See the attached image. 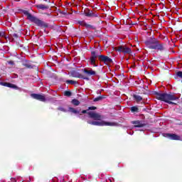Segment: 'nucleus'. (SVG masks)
I'll list each match as a JSON object with an SVG mask.
<instances>
[{
    "label": "nucleus",
    "mask_w": 182,
    "mask_h": 182,
    "mask_svg": "<svg viewBox=\"0 0 182 182\" xmlns=\"http://www.w3.org/2000/svg\"><path fill=\"white\" fill-rule=\"evenodd\" d=\"M82 113H87L91 119H93L96 121H87L89 124H92L93 126H116L114 122H108L106 121L102 120V116L95 112H89V110H83Z\"/></svg>",
    "instance_id": "f257e3e1"
},
{
    "label": "nucleus",
    "mask_w": 182,
    "mask_h": 182,
    "mask_svg": "<svg viewBox=\"0 0 182 182\" xmlns=\"http://www.w3.org/2000/svg\"><path fill=\"white\" fill-rule=\"evenodd\" d=\"M180 98V95H177V94L173 93H158L156 94V99L158 100H161L162 102H165L166 103H168V105H176L174 100H178Z\"/></svg>",
    "instance_id": "f03ea898"
},
{
    "label": "nucleus",
    "mask_w": 182,
    "mask_h": 182,
    "mask_svg": "<svg viewBox=\"0 0 182 182\" xmlns=\"http://www.w3.org/2000/svg\"><path fill=\"white\" fill-rule=\"evenodd\" d=\"M113 50H115V52H122V53H132V50L126 46L114 47Z\"/></svg>",
    "instance_id": "7ed1b4c3"
},
{
    "label": "nucleus",
    "mask_w": 182,
    "mask_h": 182,
    "mask_svg": "<svg viewBox=\"0 0 182 182\" xmlns=\"http://www.w3.org/2000/svg\"><path fill=\"white\" fill-rule=\"evenodd\" d=\"M25 15L27 16V18H28V19H29V21H31V22H34V23H36L38 26H41L42 25V21H41L38 18H37L36 17L32 16L31 14L26 12Z\"/></svg>",
    "instance_id": "20e7f679"
},
{
    "label": "nucleus",
    "mask_w": 182,
    "mask_h": 182,
    "mask_svg": "<svg viewBox=\"0 0 182 182\" xmlns=\"http://www.w3.org/2000/svg\"><path fill=\"white\" fill-rule=\"evenodd\" d=\"M146 45L147 48H149V49H154L153 48V46H157V40H156L155 38H151L146 41Z\"/></svg>",
    "instance_id": "39448f33"
},
{
    "label": "nucleus",
    "mask_w": 182,
    "mask_h": 182,
    "mask_svg": "<svg viewBox=\"0 0 182 182\" xmlns=\"http://www.w3.org/2000/svg\"><path fill=\"white\" fill-rule=\"evenodd\" d=\"M164 137H167V139H170V140H180V136L175 134H163Z\"/></svg>",
    "instance_id": "423d86ee"
},
{
    "label": "nucleus",
    "mask_w": 182,
    "mask_h": 182,
    "mask_svg": "<svg viewBox=\"0 0 182 182\" xmlns=\"http://www.w3.org/2000/svg\"><path fill=\"white\" fill-rule=\"evenodd\" d=\"M31 96L33 97V99L40 100V102H46V97H45V95L39 94H31Z\"/></svg>",
    "instance_id": "0eeeda50"
},
{
    "label": "nucleus",
    "mask_w": 182,
    "mask_h": 182,
    "mask_svg": "<svg viewBox=\"0 0 182 182\" xmlns=\"http://www.w3.org/2000/svg\"><path fill=\"white\" fill-rule=\"evenodd\" d=\"M100 60H102V62H104V63H105V65H109V63H112V60L110 58L101 55L98 56Z\"/></svg>",
    "instance_id": "6e6552de"
},
{
    "label": "nucleus",
    "mask_w": 182,
    "mask_h": 182,
    "mask_svg": "<svg viewBox=\"0 0 182 182\" xmlns=\"http://www.w3.org/2000/svg\"><path fill=\"white\" fill-rule=\"evenodd\" d=\"M97 58V55H96V53L95 51H92L90 60L91 65H93V66H97L96 65V58Z\"/></svg>",
    "instance_id": "1a4fd4ad"
},
{
    "label": "nucleus",
    "mask_w": 182,
    "mask_h": 182,
    "mask_svg": "<svg viewBox=\"0 0 182 182\" xmlns=\"http://www.w3.org/2000/svg\"><path fill=\"white\" fill-rule=\"evenodd\" d=\"M152 48L157 50H163V49H164V46L160 44L159 41H157L156 46H153Z\"/></svg>",
    "instance_id": "9d476101"
},
{
    "label": "nucleus",
    "mask_w": 182,
    "mask_h": 182,
    "mask_svg": "<svg viewBox=\"0 0 182 182\" xmlns=\"http://www.w3.org/2000/svg\"><path fill=\"white\" fill-rule=\"evenodd\" d=\"M84 72L85 73H86L87 75H90V76H92L93 75H96V72H95L92 69H90V70H87V69H85L84 70Z\"/></svg>",
    "instance_id": "9b49d317"
},
{
    "label": "nucleus",
    "mask_w": 182,
    "mask_h": 182,
    "mask_svg": "<svg viewBox=\"0 0 182 182\" xmlns=\"http://www.w3.org/2000/svg\"><path fill=\"white\" fill-rule=\"evenodd\" d=\"M1 85H2L3 86H6V87H12L13 89L16 88V85L11 83L1 82Z\"/></svg>",
    "instance_id": "f8f14e48"
},
{
    "label": "nucleus",
    "mask_w": 182,
    "mask_h": 182,
    "mask_svg": "<svg viewBox=\"0 0 182 182\" xmlns=\"http://www.w3.org/2000/svg\"><path fill=\"white\" fill-rule=\"evenodd\" d=\"M133 124H135V127H143V126H144V124L139 121H134Z\"/></svg>",
    "instance_id": "ddd939ff"
},
{
    "label": "nucleus",
    "mask_w": 182,
    "mask_h": 182,
    "mask_svg": "<svg viewBox=\"0 0 182 182\" xmlns=\"http://www.w3.org/2000/svg\"><path fill=\"white\" fill-rule=\"evenodd\" d=\"M38 9H48L49 6L45 5V4H38L36 6Z\"/></svg>",
    "instance_id": "4468645a"
},
{
    "label": "nucleus",
    "mask_w": 182,
    "mask_h": 182,
    "mask_svg": "<svg viewBox=\"0 0 182 182\" xmlns=\"http://www.w3.org/2000/svg\"><path fill=\"white\" fill-rule=\"evenodd\" d=\"M70 112L71 113H74L75 114H79V111L76 110L75 108L73 107H68V111Z\"/></svg>",
    "instance_id": "2eb2a0df"
},
{
    "label": "nucleus",
    "mask_w": 182,
    "mask_h": 182,
    "mask_svg": "<svg viewBox=\"0 0 182 182\" xmlns=\"http://www.w3.org/2000/svg\"><path fill=\"white\" fill-rule=\"evenodd\" d=\"M71 103H73L74 105V106H79V105H80V102H79V100L74 99L71 101Z\"/></svg>",
    "instance_id": "dca6fc26"
},
{
    "label": "nucleus",
    "mask_w": 182,
    "mask_h": 182,
    "mask_svg": "<svg viewBox=\"0 0 182 182\" xmlns=\"http://www.w3.org/2000/svg\"><path fill=\"white\" fill-rule=\"evenodd\" d=\"M134 99L136 101V102H140L141 100V97L139 96V95H134Z\"/></svg>",
    "instance_id": "f3484780"
},
{
    "label": "nucleus",
    "mask_w": 182,
    "mask_h": 182,
    "mask_svg": "<svg viewBox=\"0 0 182 182\" xmlns=\"http://www.w3.org/2000/svg\"><path fill=\"white\" fill-rule=\"evenodd\" d=\"M176 75L178 76V77L182 79V71L177 72Z\"/></svg>",
    "instance_id": "a211bd4d"
},
{
    "label": "nucleus",
    "mask_w": 182,
    "mask_h": 182,
    "mask_svg": "<svg viewBox=\"0 0 182 182\" xmlns=\"http://www.w3.org/2000/svg\"><path fill=\"white\" fill-rule=\"evenodd\" d=\"M64 95H65V96H68L69 97V96L72 95V93L69 91H66V92H64Z\"/></svg>",
    "instance_id": "6ab92c4d"
},
{
    "label": "nucleus",
    "mask_w": 182,
    "mask_h": 182,
    "mask_svg": "<svg viewBox=\"0 0 182 182\" xmlns=\"http://www.w3.org/2000/svg\"><path fill=\"white\" fill-rule=\"evenodd\" d=\"M131 110L132 112H137V110H139V109L137 108V107H131Z\"/></svg>",
    "instance_id": "aec40b11"
},
{
    "label": "nucleus",
    "mask_w": 182,
    "mask_h": 182,
    "mask_svg": "<svg viewBox=\"0 0 182 182\" xmlns=\"http://www.w3.org/2000/svg\"><path fill=\"white\" fill-rule=\"evenodd\" d=\"M59 110H60L61 112H68V109H66V108H63V107L59 108Z\"/></svg>",
    "instance_id": "412c9836"
},
{
    "label": "nucleus",
    "mask_w": 182,
    "mask_h": 182,
    "mask_svg": "<svg viewBox=\"0 0 182 182\" xmlns=\"http://www.w3.org/2000/svg\"><path fill=\"white\" fill-rule=\"evenodd\" d=\"M99 100H102V97H98L94 100V102H99Z\"/></svg>",
    "instance_id": "4be33fe9"
},
{
    "label": "nucleus",
    "mask_w": 182,
    "mask_h": 182,
    "mask_svg": "<svg viewBox=\"0 0 182 182\" xmlns=\"http://www.w3.org/2000/svg\"><path fill=\"white\" fill-rule=\"evenodd\" d=\"M67 83H70V85H74L75 81H73V80H68Z\"/></svg>",
    "instance_id": "5701e85b"
},
{
    "label": "nucleus",
    "mask_w": 182,
    "mask_h": 182,
    "mask_svg": "<svg viewBox=\"0 0 182 182\" xmlns=\"http://www.w3.org/2000/svg\"><path fill=\"white\" fill-rule=\"evenodd\" d=\"M89 110H96V107H90Z\"/></svg>",
    "instance_id": "b1692460"
},
{
    "label": "nucleus",
    "mask_w": 182,
    "mask_h": 182,
    "mask_svg": "<svg viewBox=\"0 0 182 182\" xmlns=\"http://www.w3.org/2000/svg\"><path fill=\"white\" fill-rule=\"evenodd\" d=\"M5 34L4 33H1V34H0V36H4Z\"/></svg>",
    "instance_id": "393cba45"
}]
</instances>
